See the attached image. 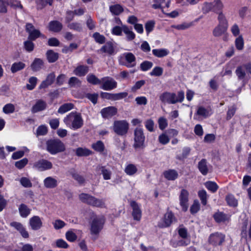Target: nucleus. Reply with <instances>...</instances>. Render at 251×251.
<instances>
[{"mask_svg":"<svg viewBox=\"0 0 251 251\" xmlns=\"http://www.w3.org/2000/svg\"><path fill=\"white\" fill-rule=\"evenodd\" d=\"M213 217L218 223L224 222L226 220V215L222 212H217L214 215Z\"/></svg>","mask_w":251,"mask_h":251,"instance_id":"obj_54","label":"nucleus"},{"mask_svg":"<svg viewBox=\"0 0 251 251\" xmlns=\"http://www.w3.org/2000/svg\"><path fill=\"white\" fill-rule=\"evenodd\" d=\"M184 99V93L183 91L178 92L177 95L175 93L165 92L159 96V100L163 103L175 104L181 102Z\"/></svg>","mask_w":251,"mask_h":251,"instance_id":"obj_2","label":"nucleus"},{"mask_svg":"<svg viewBox=\"0 0 251 251\" xmlns=\"http://www.w3.org/2000/svg\"><path fill=\"white\" fill-rule=\"evenodd\" d=\"M36 8L38 10H41L48 4L51 5L53 0H36Z\"/></svg>","mask_w":251,"mask_h":251,"instance_id":"obj_31","label":"nucleus"},{"mask_svg":"<svg viewBox=\"0 0 251 251\" xmlns=\"http://www.w3.org/2000/svg\"><path fill=\"white\" fill-rule=\"evenodd\" d=\"M109 10L115 15H119L124 11L123 7L119 4L111 5L109 7Z\"/></svg>","mask_w":251,"mask_h":251,"instance_id":"obj_33","label":"nucleus"},{"mask_svg":"<svg viewBox=\"0 0 251 251\" xmlns=\"http://www.w3.org/2000/svg\"><path fill=\"white\" fill-rule=\"evenodd\" d=\"M89 71V68L87 66L79 65L74 70V73L78 76L85 75Z\"/></svg>","mask_w":251,"mask_h":251,"instance_id":"obj_25","label":"nucleus"},{"mask_svg":"<svg viewBox=\"0 0 251 251\" xmlns=\"http://www.w3.org/2000/svg\"><path fill=\"white\" fill-rule=\"evenodd\" d=\"M67 27L71 30L80 32L82 30V27L80 23L78 22H72L67 24Z\"/></svg>","mask_w":251,"mask_h":251,"instance_id":"obj_42","label":"nucleus"},{"mask_svg":"<svg viewBox=\"0 0 251 251\" xmlns=\"http://www.w3.org/2000/svg\"><path fill=\"white\" fill-rule=\"evenodd\" d=\"M44 185L47 188H54L57 186L58 182L55 178L48 176L44 180Z\"/></svg>","mask_w":251,"mask_h":251,"instance_id":"obj_21","label":"nucleus"},{"mask_svg":"<svg viewBox=\"0 0 251 251\" xmlns=\"http://www.w3.org/2000/svg\"><path fill=\"white\" fill-rule=\"evenodd\" d=\"M212 3L204 2L201 7V10L204 14L208 13L211 10H212Z\"/></svg>","mask_w":251,"mask_h":251,"instance_id":"obj_61","label":"nucleus"},{"mask_svg":"<svg viewBox=\"0 0 251 251\" xmlns=\"http://www.w3.org/2000/svg\"><path fill=\"white\" fill-rule=\"evenodd\" d=\"M44 62L40 58H36L31 64V68L34 72H37L40 70L43 67Z\"/></svg>","mask_w":251,"mask_h":251,"instance_id":"obj_28","label":"nucleus"},{"mask_svg":"<svg viewBox=\"0 0 251 251\" xmlns=\"http://www.w3.org/2000/svg\"><path fill=\"white\" fill-rule=\"evenodd\" d=\"M137 171V169L134 164H130L127 165L125 169V173L129 175L132 176Z\"/></svg>","mask_w":251,"mask_h":251,"instance_id":"obj_43","label":"nucleus"},{"mask_svg":"<svg viewBox=\"0 0 251 251\" xmlns=\"http://www.w3.org/2000/svg\"><path fill=\"white\" fill-rule=\"evenodd\" d=\"M47 151L51 154L54 155L63 152L66 150L64 144L59 139H51L46 143Z\"/></svg>","mask_w":251,"mask_h":251,"instance_id":"obj_4","label":"nucleus"},{"mask_svg":"<svg viewBox=\"0 0 251 251\" xmlns=\"http://www.w3.org/2000/svg\"><path fill=\"white\" fill-rule=\"evenodd\" d=\"M91 196V195L86 193H81L79 195V199L82 202L88 204Z\"/></svg>","mask_w":251,"mask_h":251,"instance_id":"obj_60","label":"nucleus"},{"mask_svg":"<svg viewBox=\"0 0 251 251\" xmlns=\"http://www.w3.org/2000/svg\"><path fill=\"white\" fill-rule=\"evenodd\" d=\"M63 27L62 24L58 21H52L49 24V29L50 31L58 32L60 31Z\"/></svg>","mask_w":251,"mask_h":251,"instance_id":"obj_23","label":"nucleus"},{"mask_svg":"<svg viewBox=\"0 0 251 251\" xmlns=\"http://www.w3.org/2000/svg\"><path fill=\"white\" fill-rule=\"evenodd\" d=\"M88 205L100 208L105 207L104 201L103 200L97 199L93 196L90 198Z\"/></svg>","mask_w":251,"mask_h":251,"instance_id":"obj_24","label":"nucleus"},{"mask_svg":"<svg viewBox=\"0 0 251 251\" xmlns=\"http://www.w3.org/2000/svg\"><path fill=\"white\" fill-rule=\"evenodd\" d=\"M25 30L29 34L28 39L31 40H35L40 36L44 37L39 30L35 28L32 24L27 23L26 24Z\"/></svg>","mask_w":251,"mask_h":251,"instance_id":"obj_9","label":"nucleus"},{"mask_svg":"<svg viewBox=\"0 0 251 251\" xmlns=\"http://www.w3.org/2000/svg\"><path fill=\"white\" fill-rule=\"evenodd\" d=\"M123 55L125 58L126 64H125L128 68H132L136 66V57L131 52L124 53Z\"/></svg>","mask_w":251,"mask_h":251,"instance_id":"obj_18","label":"nucleus"},{"mask_svg":"<svg viewBox=\"0 0 251 251\" xmlns=\"http://www.w3.org/2000/svg\"><path fill=\"white\" fill-rule=\"evenodd\" d=\"M158 141L162 145H166L170 141V139L165 133L160 134L158 137Z\"/></svg>","mask_w":251,"mask_h":251,"instance_id":"obj_64","label":"nucleus"},{"mask_svg":"<svg viewBox=\"0 0 251 251\" xmlns=\"http://www.w3.org/2000/svg\"><path fill=\"white\" fill-rule=\"evenodd\" d=\"M47 104L46 101L42 100H38L32 106L31 111L32 113H35L46 109Z\"/></svg>","mask_w":251,"mask_h":251,"instance_id":"obj_16","label":"nucleus"},{"mask_svg":"<svg viewBox=\"0 0 251 251\" xmlns=\"http://www.w3.org/2000/svg\"><path fill=\"white\" fill-rule=\"evenodd\" d=\"M55 75L54 73H50L47 76L46 79L43 81L40 84L39 88L40 89L45 88L48 86L50 85L53 82Z\"/></svg>","mask_w":251,"mask_h":251,"instance_id":"obj_27","label":"nucleus"},{"mask_svg":"<svg viewBox=\"0 0 251 251\" xmlns=\"http://www.w3.org/2000/svg\"><path fill=\"white\" fill-rule=\"evenodd\" d=\"M123 30L124 33L126 35L127 41H132L135 38V34L132 31L131 28H129L126 25H123Z\"/></svg>","mask_w":251,"mask_h":251,"instance_id":"obj_29","label":"nucleus"},{"mask_svg":"<svg viewBox=\"0 0 251 251\" xmlns=\"http://www.w3.org/2000/svg\"><path fill=\"white\" fill-rule=\"evenodd\" d=\"M47 57L50 63L55 62L58 58V54L52 50H49L46 53Z\"/></svg>","mask_w":251,"mask_h":251,"instance_id":"obj_35","label":"nucleus"},{"mask_svg":"<svg viewBox=\"0 0 251 251\" xmlns=\"http://www.w3.org/2000/svg\"><path fill=\"white\" fill-rule=\"evenodd\" d=\"M198 195H199V197L201 201V203L203 205H205L207 203L206 192L204 190L199 191L198 192Z\"/></svg>","mask_w":251,"mask_h":251,"instance_id":"obj_51","label":"nucleus"},{"mask_svg":"<svg viewBox=\"0 0 251 251\" xmlns=\"http://www.w3.org/2000/svg\"><path fill=\"white\" fill-rule=\"evenodd\" d=\"M2 111L5 114L12 113L15 111V106L12 103L6 104L3 107Z\"/></svg>","mask_w":251,"mask_h":251,"instance_id":"obj_52","label":"nucleus"},{"mask_svg":"<svg viewBox=\"0 0 251 251\" xmlns=\"http://www.w3.org/2000/svg\"><path fill=\"white\" fill-rule=\"evenodd\" d=\"M228 25L218 24L213 30V35L215 37H219L224 34L227 30Z\"/></svg>","mask_w":251,"mask_h":251,"instance_id":"obj_22","label":"nucleus"},{"mask_svg":"<svg viewBox=\"0 0 251 251\" xmlns=\"http://www.w3.org/2000/svg\"><path fill=\"white\" fill-rule=\"evenodd\" d=\"M25 66V63L22 62H15L13 63L11 67V71L13 73H15L23 69Z\"/></svg>","mask_w":251,"mask_h":251,"instance_id":"obj_40","label":"nucleus"},{"mask_svg":"<svg viewBox=\"0 0 251 251\" xmlns=\"http://www.w3.org/2000/svg\"><path fill=\"white\" fill-rule=\"evenodd\" d=\"M226 201L228 205L232 206H236L237 205V201L233 196L228 195L226 197Z\"/></svg>","mask_w":251,"mask_h":251,"instance_id":"obj_59","label":"nucleus"},{"mask_svg":"<svg viewBox=\"0 0 251 251\" xmlns=\"http://www.w3.org/2000/svg\"><path fill=\"white\" fill-rule=\"evenodd\" d=\"M152 66V62L149 61H145L140 64V68L143 71H147L150 69Z\"/></svg>","mask_w":251,"mask_h":251,"instance_id":"obj_55","label":"nucleus"},{"mask_svg":"<svg viewBox=\"0 0 251 251\" xmlns=\"http://www.w3.org/2000/svg\"><path fill=\"white\" fill-rule=\"evenodd\" d=\"M29 225L32 229L36 230L42 226V222L39 216H34L30 219Z\"/></svg>","mask_w":251,"mask_h":251,"instance_id":"obj_19","label":"nucleus"},{"mask_svg":"<svg viewBox=\"0 0 251 251\" xmlns=\"http://www.w3.org/2000/svg\"><path fill=\"white\" fill-rule=\"evenodd\" d=\"M21 184L25 188L31 187L32 183L29 178L26 177H22L20 180Z\"/></svg>","mask_w":251,"mask_h":251,"instance_id":"obj_56","label":"nucleus"},{"mask_svg":"<svg viewBox=\"0 0 251 251\" xmlns=\"http://www.w3.org/2000/svg\"><path fill=\"white\" fill-rule=\"evenodd\" d=\"M235 44L237 49L242 50L244 48V40L242 36L237 38L235 41Z\"/></svg>","mask_w":251,"mask_h":251,"instance_id":"obj_58","label":"nucleus"},{"mask_svg":"<svg viewBox=\"0 0 251 251\" xmlns=\"http://www.w3.org/2000/svg\"><path fill=\"white\" fill-rule=\"evenodd\" d=\"M130 206L132 208V215L133 219L136 221H140L142 216V211L140 206L135 201L130 202Z\"/></svg>","mask_w":251,"mask_h":251,"instance_id":"obj_14","label":"nucleus"},{"mask_svg":"<svg viewBox=\"0 0 251 251\" xmlns=\"http://www.w3.org/2000/svg\"><path fill=\"white\" fill-rule=\"evenodd\" d=\"M188 192L184 189L181 190L179 197V203L182 210L186 211L188 207Z\"/></svg>","mask_w":251,"mask_h":251,"instance_id":"obj_10","label":"nucleus"},{"mask_svg":"<svg viewBox=\"0 0 251 251\" xmlns=\"http://www.w3.org/2000/svg\"><path fill=\"white\" fill-rule=\"evenodd\" d=\"M206 188L212 193H215L218 189V185L214 182L208 181L205 183Z\"/></svg>","mask_w":251,"mask_h":251,"instance_id":"obj_47","label":"nucleus"},{"mask_svg":"<svg viewBox=\"0 0 251 251\" xmlns=\"http://www.w3.org/2000/svg\"><path fill=\"white\" fill-rule=\"evenodd\" d=\"M87 81L92 84L97 85L101 84V80L99 79L93 74H89L86 77Z\"/></svg>","mask_w":251,"mask_h":251,"instance_id":"obj_39","label":"nucleus"},{"mask_svg":"<svg viewBox=\"0 0 251 251\" xmlns=\"http://www.w3.org/2000/svg\"><path fill=\"white\" fill-rule=\"evenodd\" d=\"M19 211L22 217L26 218L30 214L31 209L26 205L22 203L19 206Z\"/></svg>","mask_w":251,"mask_h":251,"instance_id":"obj_30","label":"nucleus"},{"mask_svg":"<svg viewBox=\"0 0 251 251\" xmlns=\"http://www.w3.org/2000/svg\"><path fill=\"white\" fill-rule=\"evenodd\" d=\"M93 37L97 43L102 44L105 42V37L103 35L100 34L99 32H95L93 34Z\"/></svg>","mask_w":251,"mask_h":251,"instance_id":"obj_49","label":"nucleus"},{"mask_svg":"<svg viewBox=\"0 0 251 251\" xmlns=\"http://www.w3.org/2000/svg\"><path fill=\"white\" fill-rule=\"evenodd\" d=\"M74 104L72 103H67L62 105L58 110V113L64 114L67 111L73 109Z\"/></svg>","mask_w":251,"mask_h":251,"instance_id":"obj_38","label":"nucleus"},{"mask_svg":"<svg viewBox=\"0 0 251 251\" xmlns=\"http://www.w3.org/2000/svg\"><path fill=\"white\" fill-rule=\"evenodd\" d=\"M68 84L71 87H79L81 85V81L78 78L73 76L69 79Z\"/></svg>","mask_w":251,"mask_h":251,"instance_id":"obj_41","label":"nucleus"},{"mask_svg":"<svg viewBox=\"0 0 251 251\" xmlns=\"http://www.w3.org/2000/svg\"><path fill=\"white\" fill-rule=\"evenodd\" d=\"M175 220V217L171 212H167L164 217L162 222L158 224L160 227H168Z\"/></svg>","mask_w":251,"mask_h":251,"instance_id":"obj_12","label":"nucleus"},{"mask_svg":"<svg viewBox=\"0 0 251 251\" xmlns=\"http://www.w3.org/2000/svg\"><path fill=\"white\" fill-rule=\"evenodd\" d=\"M212 11L216 13L221 12L222 9L223 5L220 0H214L212 2Z\"/></svg>","mask_w":251,"mask_h":251,"instance_id":"obj_44","label":"nucleus"},{"mask_svg":"<svg viewBox=\"0 0 251 251\" xmlns=\"http://www.w3.org/2000/svg\"><path fill=\"white\" fill-rule=\"evenodd\" d=\"M129 129V124L126 120L115 121L113 123V130L118 135L126 134Z\"/></svg>","mask_w":251,"mask_h":251,"instance_id":"obj_5","label":"nucleus"},{"mask_svg":"<svg viewBox=\"0 0 251 251\" xmlns=\"http://www.w3.org/2000/svg\"><path fill=\"white\" fill-rule=\"evenodd\" d=\"M152 52L153 55L159 58L166 56L169 53V51L166 49H153Z\"/></svg>","mask_w":251,"mask_h":251,"instance_id":"obj_32","label":"nucleus"},{"mask_svg":"<svg viewBox=\"0 0 251 251\" xmlns=\"http://www.w3.org/2000/svg\"><path fill=\"white\" fill-rule=\"evenodd\" d=\"M92 153L91 151L86 148H78L75 150V153L77 156H87Z\"/></svg>","mask_w":251,"mask_h":251,"instance_id":"obj_34","label":"nucleus"},{"mask_svg":"<svg viewBox=\"0 0 251 251\" xmlns=\"http://www.w3.org/2000/svg\"><path fill=\"white\" fill-rule=\"evenodd\" d=\"M37 81V78L36 77L32 76L29 78L28 82L26 85V88L29 90H33L36 86Z\"/></svg>","mask_w":251,"mask_h":251,"instance_id":"obj_48","label":"nucleus"},{"mask_svg":"<svg viewBox=\"0 0 251 251\" xmlns=\"http://www.w3.org/2000/svg\"><path fill=\"white\" fill-rule=\"evenodd\" d=\"M52 225L53 226L54 228L56 230H58L61 228H62L66 225L65 223L61 220H56L54 222H52Z\"/></svg>","mask_w":251,"mask_h":251,"instance_id":"obj_57","label":"nucleus"},{"mask_svg":"<svg viewBox=\"0 0 251 251\" xmlns=\"http://www.w3.org/2000/svg\"><path fill=\"white\" fill-rule=\"evenodd\" d=\"M101 114L104 118H109L116 115L117 109L114 106H109L101 109Z\"/></svg>","mask_w":251,"mask_h":251,"instance_id":"obj_17","label":"nucleus"},{"mask_svg":"<svg viewBox=\"0 0 251 251\" xmlns=\"http://www.w3.org/2000/svg\"><path fill=\"white\" fill-rule=\"evenodd\" d=\"M28 161V159L26 158H24L19 161H16L15 163V165L19 169H21L27 164Z\"/></svg>","mask_w":251,"mask_h":251,"instance_id":"obj_62","label":"nucleus"},{"mask_svg":"<svg viewBox=\"0 0 251 251\" xmlns=\"http://www.w3.org/2000/svg\"><path fill=\"white\" fill-rule=\"evenodd\" d=\"M10 226L18 231L23 238H28L29 237L27 231L21 223L13 222L10 224Z\"/></svg>","mask_w":251,"mask_h":251,"instance_id":"obj_13","label":"nucleus"},{"mask_svg":"<svg viewBox=\"0 0 251 251\" xmlns=\"http://www.w3.org/2000/svg\"><path fill=\"white\" fill-rule=\"evenodd\" d=\"M90 233L92 235L98 236L103 227L105 218L102 215H96L93 214L91 218Z\"/></svg>","mask_w":251,"mask_h":251,"instance_id":"obj_3","label":"nucleus"},{"mask_svg":"<svg viewBox=\"0 0 251 251\" xmlns=\"http://www.w3.org/2000/svg\"><path fill=\"white\" fill-rule=\"evenodd\" d=\"M225 235L218 232L212 234L209 238V242L213 246L221 245L225 240Z\"/></svg>","mask_w":251,"mask_h":251,"instance_id":"obj_11","label":"nucleus"},{"mask_svg":"<svg viewBox=\"0 0 251 251\" xmlns=\"http://www.w3.org/2000/svg\"><path fill=\"white\" fill-rule=\"evenodd\" d=\"M101 53H104L108 55H113L116 53L114 45L111 42H107L100 50Z\"/></svg>","mask_w":251,"mask_h":251,"instance_id":"obj_15","label":"nucleus"},{"mask_svg":"<svg viewBox=\"0 0 251 251\" xmlns=\"http://www.w3.org/2000/svg\"><path fill=\"white\" fill-rule=\"evenodd\" d=\"M200 172L204 176L206 175L209 172V167L207 160L205 159H202L198 165Z\"/></svg>","mask_w":251,"mask_h":251,"instance_id":"obj_20","label":"nucleus"},{"mask_svg":"<svg viewBox=\"0 0 251 251\" xmlns=\"http://www.w3.org/2000/svg\"><path fill=\"white\" fill-rule=\"evenodd\" d=\"M159 127L161 130H163L168 126L167 120L164 117H160L158 120Z\"/></svg>","mask_w":251,"mask_h":251,"instance_id":"obj_63","label":"nucleus"},{"mask_svg":"<svg viewBox=\"0 0 251 251\" xmlns=\"http://www.w3.org/2000/svg\"><path fill=\"white\" fill-rule=\"evenodd\" d=\"M196 114L204 118H206L211 114V112L210 110H209L202 106H200L198 108Z\"/></svg>","mask_w":251,"mask_h":251,"instance_id":"obj_37","label":"nucleus"},{"mask_svg":"<svg viewBox=\"0 0 251 251\" xmlns=\"http://www.w3.org/2000/svg\"><path fill=\"white\" fill-rule=\"evenodd\" d=\"M92 148L98 152H101L104 150V145L101 141H98L96 143H94L92 145Z\"/></svg>","mask_w":251,"mask_h":251,"instance_id":"obj_45","label":"nucleus"},{"mask_svg":"<svg viewBox=\"0 0 251 251\" xmlns=\"http://www.w3.org/2000/svg\"><path fill=\"white\" fill-rule=\"evenodd\" d=\"M100 88L104 90H111L117 87V82L112 77H104L101 79Z\"/></svg>","mask_w":251,"mask_h":251,"instance_id":"obj_8","label":"nucleus"},{"mask_svg":"<svg viewBox=\"0 0 251 251\" xmlns=\"http://www.w3.org/2000/svg\"><path fill=\"white\" fill-rule=\"evenodd\" d=\"M145 140L143 129L141 128L137 127L134 130V141L133 147L135 149L142 148Z\"/></svg>","mask_w":251,"mask_h":251,"instance_id":"obj_6","label":"nucleus"},{"mask_svg":"<svg viewBox=\"0 0 251 251\" xmlns=\"http://www.w3.org/2000/svg\"><path fill=\"white\" fill-rule=\"evenodd\" d=\"M71 174L74 179H75L79 184H83L85 182V179L82 176L75 172H71Z\"/></svg>","mask_w":251,"mask_h":251,"instance_id":"obj_53","label":"nucleus"},{"mask_svg":"<svg viewBox=\"0 0 251 251\" xmlns=\"http://www.w3.org/2000/svg\"><path fill=\"white\" fill-rule=\"evenodd\" d=\"M63 122L66 126L71 129L76 130L83 126V120L80 113L72 112L63 119Z\"/></svg>","mask_w":251,"mask_h":251,"instance_id":"obj_1","label":"nucleus"},{"mask_svg":"<svg viewBox=\"0 0 251 251\" xmlns=\"http://www.w3.org/2000/svg\"><path fill=\"white\" fill-rule=\"evenodd\" d=\"M163 69L160 67H155L150 72L151 76H160L163 74Z\"/></svg>","mask_w":251,"mask_h":251,"instance_id":"obj_50","label":"nucleus"},{"mask_svg":"<svg viewBox=\"0 0 251 251\" xmlns=\"http://www.w3.org/2000/svg\"><path fill=\"white\" fill-rule=\"evenodd\" d=\"M99 170L101 172L104 179L109 180L111 179L112 173L109 169L106 168L105 166H100Z\"/></svg>","mask_w":251,"mask_h":251,"instance_id":"obj_36","label":"nucleus"},{"mask_svg":"<svg viewBox=\"0 0 251 251\" xmlns=\"http://www.w3.org/2000/svg\"><path fill=\"white\" fill-rule=\"evenodd\" d=\"M33 167L38 171L43 172L52 169L53 164L48 160L41 159L33 164Z\"/></svg>","mask_w":251,"mask_h":251,"instance_id":"obj_7","label":"nucleus"},{"mask_svg":"<svg viewBox=\"0 0 251 251\" xmlns=\"http://www.w3.org/2000/svg\"><path fill=\"white\" fill-rule=\"evenodd\" d=\"M245 68L242 66L238 67L236 70L235 73L239 80H243L246 76Z\"/></svg>","mask_w":251,"mask_h":251,"instance_id":"obj_46","label":"nucleus"},{"mask_svg":"<svg viewBox=\"0 0 251 251\" xmlns=\"http://www.w3.org/2000/svg\"><path fill=\"white\" fill-rule=\"evenodd\" d=\"M165 178L169 180H175L178 176L177 172L174 169H170L163 173Z\"/></svg>","mask_w":251,"mask_h":251,"instance_id":"obj_26","label":"nucleus"}]
</instances>
